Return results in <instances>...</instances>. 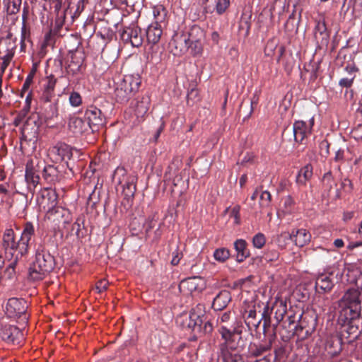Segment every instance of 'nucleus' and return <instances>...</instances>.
I'll return each instance as SVG.
<instances>
[{
	"instance_id": "obj_12",
	"label": "nucleus",
	"mask_w": 362,
	"mask_h": 362,
	"mask_svg": "<svg viewBox=\"0 0 362 362\" xmlns=\"http://www.w3.org/2000/svg\"><path fill=\"white\" fill-rule=\"evenodd\" d=\"M314 124V117L309 119L308 123L303 120L296 121L293 124L294 140L298 143L302 144L312 134Z\"/></svg>"
},
{
	"instance_id": "obj_49",
	"label": "nucleus",
	"mask_w": 362,
	"mask_h": 362,
	"mask_svg": "<svg viewBox=\"0 0 362 362\" xmlns=\"http://www.w3.org/2000/svg\"><path fill=\"white\" fill-rule=\"evenodd\" d=\"M272 200V195L267 190L262 191L260 194V205L261 206H268Z\"/></svg>"
},
{
	"instance_id": "obj_23",
	"label": "nucleus",
	"mask_w": 362,
	"mask_h": 362,
	"mask_svg": "<svg viewBox=\"0 0 362 362\" xmlns=\"http://www.w3.org/2000/svg\"><path fill=\"white\" fill-rule=\"evenodd\" d=\"M232 297L229 291L221 290L214 298L212 308L215 310H222L227 307Z\"/></svg>"
},
{
	"instance_id": "obj_21",
	"label": "nucleus",
	"mask_w": 362,
	"mask_h": 362,
	"mask_svg": "<svg viewBox=\"0 0 362 362\" xmlns=\"http://www.w3.org/2000/svg\"><path fill=\"white\" fill-rule=\"evenodd\" d=\"M271 313L273 310H274V320L275 322L272 323V325L273 327V333L274 337H276V329L280 322H281L284 317L285 314L287 313V305L286 302L283 300L282 299H277L274 302L272 308H270Z\"/></svg>"
},
{
	"instance_id": "obj_60",
	"label": "nucleus",
	"mask_w": 362,
	"mask_h": 362,
	"mask_svg": "<svg viewBox=\"0 0 362 362\" xmlns=\"http://www.w3.org/2000/svg\"><path fill=\"white\" fill-rule=\"evenodd\" d=\"M257 103H258V98H257L255 95H254L250 100V108L249 113L245 117V118L244 119H245L246 118L247 119L249 118L252 115V114L254 111V108L257 105Z\"/></svg>"
},
{
	"instance_id": "obj_5",
	"label": "nucleus",
	"mask_w": 362,
	"mask_h": 362,
	"mask_svg": "<svg viewBox=\"0 0 362 362\" xmlns=\"http://www.w3.org/2000/svg\"><path fill=\"white\" fill-rule=\"evenodd\" d=\"M245 321L250 329H257L263 320L264 333L268 332L272 325L271 310L268 305H265L262 313L261 318L257 317L255 306H248V310H245L243 314Z\"/></svg>"
},
{
	"instance_id": "obj_4",
	"label": "nucleus",
	"mask_w": 362,
	"mask_h": 362,
	"mask_svg": "<svg viewBox=\"0 0 362 362\" xmlns=\"http://www.w3.org/2000/svg\"><path fill=\"white\" fill-rule=\"evenodd\" d=\"M312 320V317L309 316ZM289 332L292 336L296 335L302 339L310 336L314 329L315 323L312 321L309 325L308 315H303V313L298 310L297 313L288 316Z\"/></svg>"
},
{
	"instance_id": "obj_40",
	"label": "nucleus",
	"mask_w": 362,
	"mask_h": 362,
	"mask_svg": "<svg viewBox=\"0 0 362 362\" xmlns=\"http://www.w3.org/2000/svg\"><path fill=\"white\" fill-rule=\"evenodd\" d=\"M203 40L189 41V49L193 57H199L203 53Z\"/></svg>"
},
{
	"instance_id": "obj_48",
	"label": "nucleus",
	"mask_w": 362,
	"mask_h": 362,
	"mask_svg": "<svg viewBox=\"0 0 362 362\" xmlns=\"http://www.w3.org/2000/svg\"><path fill=\"white\" fill-rule=\"evenodd\" d=\"M22 0H8V12L10 14H15L20 10Z\"/></svg>"
},
{
	"instance_id": "obj_20",
	"label": "nucleus",
	"mask_w": 362,
	"mask_h": 362,
	"mask_svg": "<svg viewBox=\"0 0 362 362\" xmlns=\"http://www.w3.org/2000/svg\"><path fill=\"white\" fill-rule=\"evenodd\" d=\"M217 324L219 327V332L223 333L224 327L229 331L234 330L237 328L243 327L241 323L237 322L235 317L230 311L222 313L217 319Z\"/></svg>"
},
{
	"instance_id": "obj_2",
	"label": "nucleus",
	"mask_w": 362,
	"mask_h": 362,
	"mask_svg": "<svg viewBox=\"0 0 362 362\" xmlns=\"http://www.w3.org/2000/svg\"><path fill=\"white\" fill-rule=\"evenodd\" d=\"M204 305L199 304L192 308L189 313H183L177 317L176 322L182 328L192 329L194 334H210L213 331V325L209 321H206L203 313Z\"/></svg>"
},
{
	"instance_id": "obj_59",
	"label": "nucleus",
	"mask_w": 362,
	"mask_h": 362,
	"mask_svg": "<svg viewBox=\"0 0 362 362\" xmlns=\"http://www.w3.org/2000/svg\"><path fill=\"white\" fill-rule=\"evenodd\" d=\"M286 350L281 346L274 350L275 361H280L284 357Z\"/></svg>"
},
{
	"instance_id": "obj_31",
	"label": "nucleus",
	"mask_w": 362,
	"mask_h": 362,
	"mask_svg": "<svg viewBox=\"0 0 362 362\" xmlns=\"http://www.w3.org/2000/svg\"><path fill=\"white\" fill-rule=\"evenodd\" d=\"M276 337L274 335L269 338V341L264 344H252L250 345L249 349L250 354L255 357H259L262 356L264 353L269 351L272 345V341Z\"/></svg>"
},
{
	"instance_id": "obj_64",
	"label": "nucleus",
	"mask_w": 362,
	"mask_h": 362,
	"mask_svg": "<svg viewBox=\"0 0 362 362\" xmlns=\"http://www.w3.org/2000/svg\"><path fill=\"white\" fill-rule=\"evenodd\" d=\"M80 220L78 218L72 226V230H76V235H78L79 230H81Z\"/></svg>"
},
{
	"instance_id": "obj_25",
	"label": "nucleus",
	"mask_w": 362,
	"mask_h": 362,
	"mask_svg": "<svg viewBox=\"0 0 362 362\" xmlns=\"http://www.w3.org/2000/svg\"><path fill=\"white\" fill-rule=\"evenodd\" d=\"M23 337L21 330L13 325H8L5 327L2 331V338L4 340L11 342L13 344L19 343L20 339Z\"/></svg>"
},
{
	"instance_id": "obj_38",
	"label": "nucleus",
	"mask_w": 362,
	"mask_h": 362,
	"mask_svg": "<svg viewBox=\"0 0 362 362\" xmlns=\"http://www.w3.org/2000/svg\"><path fill=\"white\" fill-rule=\"evenodd\" d=\"M132 97V95L129 94V90L124 89L119 83H117L115 89V98L118 103L127 102Z\"/></svg>"
},
{
	"instance_id": "obj_3",
	"label": "nucleus",
	"mask_w": 362,
	"mask_h": 362,
	"mask_svg": "<svg viewBox=\"0 0 362 362\" xmlns=\"http://www.w3.org/2000/svg\"><path fill=\"white\" fill-rule=\"evenodd\" d=\"M55 265L54 257L45 248L37 250L35 260L29 269V278L33 281L42 280L52 271Z\"/></svg>"
},
{
	"instance_id": "obj_7",
	"label": "nucleus",
	"mask_w": 362,
	"mask_h": 362,
	"mask_svg": "<svg viewBox=\"0 0 362 362\" xmlns=\"http://www.w3.org/2000/svg\"><path fill=\"white\" fill-rule=\"evenodd\" d=\"M223 333L221 337L224 339V343L221 345V350H227L228 351H235L238 353L245 346V341L242 338L243 327L237 328L234 330L229 331L224 327Z\"/></svg>"
},
{
	"instance_id": "obj_11",
	"label": "nucleus",
	"mask_w": 362,
	"mask_h": 362,
	"mask_svg": "<svg viewBox=\"0 0 362 362\" xmlns=\"http://www.w3.org/2000/svg\"><path fill=\"white\" fill-rule=\"evenodd\" d=\"M34 235L35 227L33 224L30 221L25 223L18 239V254L20 257L28 255L30 247V242Z\"/></svg>"
},
{
	"instance_id": "obj_61",
	"label": "nucleus",
	"mask_w": 362,
	"mask_h": 362,
	"mask_svg": "<svg viewBox=\"0 0 362 362\" xmlns=\"http://www.w3.org/2000/svg\"><path fill=\"white\" fill-rule=\"evenodd\" d=\"M334 180L332 173L331 171H328L323 175V181L327 182L329 185V187L332 188V182Z\"/></svg>"
},
{
	"instance_id": "obj_36",
	"label": "nucleus",
	"mask_w": 362,
	"mask_h": 362,
	"mask_svg": "<svg viewBox=\"0 0 362 362\" xmlns=\"http://www.w3.org/2000/svg\"><path fill=\"white\" fill-rule=\"evenodd\" d=\"M205 33L204 30L197 25H192L187 35L189 41L204 40Z\"/></svg>"
},
{
	"instance_id": "obj_42",
	"label": "nucleus",
	"mask_w": 362,
	"mask_h": 362,
	"mask_svg": "<svg viewBox=\"0 0 362 362\" xmlns=\"http://www.w3.org/2000/svg\"><path fill=\"white\" fill-rule=\"evenodd\" d=\"M230 5V0H216L214 10L218 15H223Z\"/></svg>"
},
{
	"instance_id": "obj_34",
	"label": "nucleus",
	"mask_w": 362,
	"mask_h": 362,
	"mask_svg": "<svg viewBox=\"0 0 362 362\" xmlns=\"http://www.w3.org/2000/svg\"><path fill=\"white\" fill-rule=\"evenodd\" d=\"M57 83V78L51 74L50 76H47L45 79V83L43 85L44 86V93L42 98L46 102H48L50 100L51 97L53 95L54 88Z\"/></svg>"
},
{
	"instance_id": "obj_39",
	"label": "nucleus",
	"mask_w": 362,
	"mask_h": 362,
	"mask_svg": "<svg viewBox=\"0 0 362 362\" xmlns=\"http://www.w3.org/2000/svg\"><path fill=\"white\" fill-rule=\"evenodd\" d=\"M221 356L223 362H245L241 354L227 350L222 351Z\"/></svg>"
},
{
	"instance_id": "obj_14",
	"label": "nucleus",
	"mask_w": 362,
	"mask_h": 362,
	"mask_svg": "<svg viewBox=\"0 0 362 362\" xmlns=\"http://www.w3.org/2000/svg\"><path fill=\"white\" fill-rule=\"evenodd\" d=\"M284 239V240H291L294 242L295 245L298 247H303L308 244L311 239L310 233L304 228L293 230L291 233H282L279 236V242Z\"/></svg>"
},
{
	"instance_id": "obj_63",
	"label": "nucleus",
	"mask_w": 362,
	"mask_h": 362,
	"mask_svg": "<svg viewBox=\"0 0 362 362\" xmlns=\"http://www.w3.org/2000/svg\"><path fill=\"white\" fill-rule=\"evenodd\" d=\"M361 246H362V241L353 242L349 243V245H348V249L354 250V248Z\"/></svg>"
},
{
	"instance_id": "obj_8",
	"label": "nucleus",
	"mask_w": 362,
	"mask_h": 362,
	"mask_svg": "<svg viewBox=\"0 0 362 362\" xmlns=\"http://www.w3.org/2000/svg\"><path fill=\"white\" fill-rule=\"evenodd\" d=\"M28 303L23 298H11L6 305V314L9 317L21 319L23 323L28 320L27 315Z\"/></svg>"
},
{
	"instance_id": "obj_57",
	"label": "nucleus",
	"mask_w": 362,
	"mask_h": 362,
	"mask_svg": "<svg viewBox=\"0 0 362 362\" xmlns=\"http://www.w3.org/2000/svg\"><path fill=\"white\" fill-rule=\"evenodd\" d=\"M199 98V92H198V90L195 89V88H192L191 89L188 93H187V103L188 104H190V101L192 100V102H194L193 100H195L196 98Z\"/></svg>"
},
{
	"instance_id": "obj_15",
	"label": "nucleus",
	"mask_w": 362,
	"mask_h": 362,
	"mask_svg": "<svg viewBox=\"0 0 362 362\" xmlns=\"http://www.w3.org/2000/svg\"><path fill=\"white\" fill-rule=\"evenodd\" d=\"M85 117L92 132L98 131L100 127L105 124L106 119L104 114L100 109L94 105L88 107L85 112Z\"/></svg>"
},
{
	"instance_id": "obj_26",
	"label": "nucleus",
	"mask_w": 362,
	"mask_h": 362,
	"mask_svg": "<svg viewBox=\"0 0 362 362\" xmlns=\"http://www.w3.org/2000/svg\"><path fill=\"white\" fill-rule=\"evenodd\" d=\"M150 106V98L147 95L142 96L136 101L134 112L139 122L143 120L144 116L148 111Z\"/></svg>"
},
{
	"instance_id": "obj_32",
	"label": "nucleus",
	"mask_w": 362,
	"mask_h": 362,
	"mask_svg": "<svg viewBox=\"0 0 362 362\" xmlns=\"http://www.w3.org/2000/svg\"><path fill=\"white\" fill-rule=\"evenodd\" d=\"M59 171L57 168L48 165L45 166L42 171V177L49 184H55L59 180Z\"/></svg>"
},
{
	"instance_id": "obj_50",
	"label": "nucleus",
	"mask_w": 362,
	"mask_h": 362,
	"mask_svg": "<svg viewBox=\"0 0 362 362\" xmlns=\"http://www.w3.org/2000/svg\"><path fill=\"white\" fill-rule=\"evenodd\" d=\"M356 75L351 76L350 78L345 77L342 78L339 81V86L341 88H351L353 86L354 81L355 80Z\"/></svg>"
},
{
	"instance_id": "obj_46",
	"label": "nucleus",
	"mask_w": 362,
	"mask_h": 362,
	"mask_svg": "<svg viewBox=\"0 0 362 362\" xmlns=\"http://www.w3.org/2000/svg\"><path fill=\"white\" fill-rule=\"evenodd\" d=\"M266 243V238L265 235L259 233L256 234L252 238V244L253 246L256 248L261 249L264 247Z\"/></svg>"
},
{
	"instance_id": "obj_13",
	"label": "nucleus",
	"mask_w": 362,
	"mask_h": 362,
	"mask_svg": "<svg viewBox=\"0 0 362 362\" xmlns=\"http://www.w3.org/2000/svg\"><path fill=\"white\" fill-rule=\"evenodd\" d=\"M86 55L82 49H76L70 52V60L66 67V70L69 74L75 76L82 73L85 69L83 64Z\"/></svg>"
},
{
	"instance_id": "obj_55",
	"label": "nucleus",
	"mask_w": 362,
	"mask_h": 362,
	"mask_svg": "<svg viewBox=\"0 0 362 362\" xmlns=\"http://www.w3.org/2000/svg\"><path fill=\"white\" fill-rule=\"evenodd\" d=\"M108 285L109 283L106 279H100L96 283L95 289L98 293H102L107 290Z\"/></svg>"
},
{
	"instance_id": "obj_37",
	"label": "nucleus",
	"mask_w": 362,
	"mask_h": 362,
	"mask_svg": "<svg viewBox=\"0 0 362 362\" xmlns=\"http://www.w3.org/2000/svg\"><path fill=\"white\" fill-rule=\"evenodd\" d=\"M50 153L56 156V161L63 160L66 157L69 156V146L65 144L55 146L51 149Z\"/></svg>"
},
{
	"instance_id": "obj_51",
	"label": "nucleus",
	"mask_w": 362,
	"mask_h": 362,
	"mask_svg": "<svg viewBox=\"0 0 362 362\" xmlns=\"http://www.w3.org/2000/svg\"><path fill=\"white\" fill-rule=\"evenodd\" d=\"M33 79L32 78V76L28 75L24 83H23L21 90V94H20L21 98L24 97L25 93L29 90L30 86L31 83H33Z\"/></svg>"
},
{
	"instance_id": "obj_41",
	"label": "nucleus",
	"mask_w": 362,
	"mask_h": 362,
	"mask_svg": "<svg viewBox=\"0 0 362 362\" xmlns=\"http://www.w3.org/2000/svg\"><path fill=\"white\" fill-rule=\"evenodd\" d=\"M230 256V251L226 247L218 248L214 252V259L219 262H226Z\"/></svg>"
},
{
	"instance_id": "obj_29",
	"label": "nucleus",
	"mask_w": 362,
	"mask_h": 362,
	"mask_svg": "<svg viewBox=\"0 0 362 362\" xmlns=\"http://www.w3.org/2000/svg\"><path fill=\"white\" fill-rule=\"evenodd\" d=\"M313 165L310 163L300 169L296 176V182L299 187H305L308 181L313 177Z\"/></svg>"
},
{
	"instance_id": "obj_45",
	"label": "nucleus",
	"mask_w": 362,
	"mask_h": 362,
	"mask_svg": "<svg viewBox=\"0 0 362 362\" xmlns=\"http://www.w3.org/2000/svg\"><path fill=\"white\" fill-rule=\"evenodd\" d=\"M153 15L156 19V22H162L165 19L167 11L163 6H157L153 9Z\"/></svg>"
},
{
	"instance_id": "obj_56",
	"label": "nucleus",
	"mask_w": 362,
	"mask_h": 362,
	"mask_svg": "<svg viewBox=\"0 0 362 362\" xmlns=\"http://www.w3.org/2000/svg\"><path fill=\"white\" fill-rule=\"evenodd\" d=\"M182 257V252H180L179 250H176L173 252V258L171 260V264L174 266L177 265L180 263V259Z\"/></svg>"
},
{
	"instance_id": "obj_27",
	"label": "nucleus",
	"mask_w": 362,
	"mask_h": 362,
	"mask_svg": "<svg viewBox=\"0 0 362 362\" xmlns=\"http://www.w3.org/2000/svg\"><path fill=\"white\" fill-rule=\"evenodd\" d=\"M69 128L75 134H82L88 131L89 124L83 119L74 117L69 122Z\"/></svg>"
},
{
	"instance_id": "obj_24",
	"label": "nucleus",
	"mask_w": 362,
	"mask_h": 362,
	"mask_svg": "<svg viewBox=\"0 0 362 362\" xmlns=\"http://www.w3.org/2000/svg\"><path fill=\"white\" fill-rule=\"evenodd\" d=\"M332 274H320L317 276L315 281V288L319 293H328L334 287V282L330 276Z\"/></svg>"
},
{
	"instance_id": "obj_18",
	"label": "nucleus",
	"mask_w": 362,
	"mask_h": 362,
	"mask_svg": "<svg viewBox=\"0 0 362 362\" xmlns=\"http://www.w3.org/2000/svg\"><path fill=\"white\" fill-rule=\"evenodd\" d=\"M37 200L40 206L47 211L49 208L51 209L57 206L58 195L54 189L44 188L40 191Z\"/></svg>"
},
{
	"instance_id": "obj_22",
	"label": "nucleus",
	"mask_w": 362,
	"mask_h": 362,
	"mask_svg": "<svg viewBox=\"0 0 362 362\" xmlns=\"http://www.w3.org/2000/svg\"><path fill=\"white\" fill-rule=\"evenodd\" d=\"M141 78L139 75H125L119 84L124 89L129 90L132 96L136 93L141 85Z\"/></svg>"
},
{
	"instance_id": "obj_58",
	"label": "nucleus",
	"mask_w": 362,
	"mask_h": 362,
	"mask_svg": "<svg viewBox=\"0 0 362 362\" xmlns=\"http://www.w3.org/2000/svg\"><path fill=\"white\" fill-rule=\"evenodd\" d=\"M49 111L51 113L49 117L51 119L58 117L59 111H58V103L57 102L51 103L49 105Z\"/></svg>"
},
{
	"instance_id": "obj_28",
	"label": "nucleus",
	"mask_w": 362,
	"mask_h": 362,
	"mask_svg": "<svg viewBox=\"0 0 362 362\" xmlns=\"http://www.w3.org/2000/svg\"><path fill=\"white\" fill-rule=\"evenodd\" d=\"M162 33L161 26L158 22L151 23L146 30V39L148 43L152 45L157 44L160 39Z\"/></svg>"
},
{
	"instance_id": "obj_30",
	"label": "nucleus",
	"mask_w": 362,
	"mask_h": 362,
	"mask_svg": "<svg viewBox=\"0 0 362 362\" xmlns=\"http://www.w3.org/2000/svg\"><path fill=\"white\" fill-rule=\"evenodd\" d=\"M171 44L177 51L175 54H183L189 49V40L187 38V35L185 34L175 35Z\"/></svg>"
},
{
	"instance_id": "obj_54",
	"label": "nucleus",
	"mask_w": 362,
	"mask_h": 362,
	"mask_svg": "<svg viewBox=\"0 0 362 362\" xmlns=\"http://www.w3.org/2000/svg\"><path fill=\"white\" fill-rule=\"evenodd\" d=\"M344 71L349 74L350 76L356 75L355 74L359 71L358 68L356 66L355 63L352 62L351 63H348L345 67Z\"/></svg>"
},
{
	"instance_id": "obj_1",
	"label": "nucleus",
	"mask_w": 362,
	"mask_h": 362,
	"mask_svg": "<svg viewBox=\"0 0 362 362\" xmlns=\"http://www.w3.org/2000/svg\"><path fill=\"white\" fill-rule=\"evenodd\" d=\"M361 292L355 288L348 289L339 300V320L349 334H355L358 330L361 313Z\"/></svg>"
},
{
	"instance_id": "obj_19",
	"label": "nucleus",
	"mask_w": 362,
	"mask_h": 362,
	"mask_svg": "<svg viewBox=\"0 0 362 362\" xmlns=\"http://www.w3.org/2000/svg\"><path fill=\"white\" fill-rule=\"evenodd\" d=\"M121 39L124 43H130L132 47H139L143 43L141 30L137 26L125 28L121 33Z\"/></svg>"
},
{
	"instance_id": "obj_47",
	"label": "nucleus",
	"mask_w": 362,
	"mask_h": 362,
	"mask_svg": "<svg viewBox=\"0 0 362 362\" xmlns=\"http://www.w3.org/2000/svg\"><path fill=\"white\" fill-rule=\"evenodd\" d=\"M69 101L72 107H77L82 104V98L78 92L72 91L70 93Z\"/></svg>"
},
{
	"instance_id": "obj_33",
	"label": "nucleus",
	"mask_w": 362,
	"mask_h": 362,
	"mask_svg": "<svg viewBox=\"0 0 362 362\" xmlns=\"http://www.w3.org/2000/svg\"><path fill=\"white\" fill-rule=\"evenodd\" d=\"M247 242L243 239H238L234 243V247L237 252V261L243 262L250 256V251L247 248Z\"/></svg>"
},
{
	"instance_id": "obj_62",
	"label": "nucleus",
	"mask_w": 362,
	"mask_h": 362,
	"mask_svg": "<svg viewBox=\"0 0 362 362\" xmlns=\"http://www.w3.org/2000/svg\"><path fill=\"white\" fill-rule=\"evenodd\" d=\"M344 150L339 149L336 152L335 156H334V160L335 161H340L344 159Z\"/></svg>"
},
{
	"instance_id": "obj_44",
	"label": "nucleus",
	"mask_w": 362,
	"mask_h": 362,
	"mask_svg": "<svg viewBox=\"0 0 362 362\" xmlns=\"http://www.w3.org/2000/svg\"><path fill=\"white\" fill-rule=\"evenodd\" d=\"M27 19L28 11L25 8H24L22 15L23 24L21 28V43H23L25 38L30 35V30L27 28L26 25Z\"/></svg>"
},
{
	"instance_id": "obj_43",
	"label": "nucleus",
	"mask_w": 362,
	"mask_h": 362,
	"mask_svg": "<svg viewBox=\"0 0 362 362\" xmlns=\"http://www.w3.org/2000/svg\"><path fill=\"white\" fill-rule=\"evenodd\" d=\"M250 19V17H247L245 15H243L239 23V30L244 31V34L245 36H248L250 34L251 27Z\"/></svg>"
},
{
	"instance_id": "obj_10",
	"label": "nucleus",
	"mask_w": 362,
	"mask_h": 362,
	"mask_svg": "<svg viewBox=\"0 0 362 362\" xmlns=\"http://www.w3.org/2000/svg\"><path fill=\"white\" fill-rule=\"evenodd\" d=\"M0 247L5 251L13 255L16 254V259L18 258V240H16V236L14 230L11 228H6L0 235Z\"/></svg>"
},
{
	"instance_id": "obj_16",
	"label": "nucleus",
	"mask_w": 362,
	"mask_h": 362,
	"mask_svg": "<svg viewBox=\"0 0 362 362\" xmlns=\"http://www.w3.org/2000/svg\"><path fill=\"white\" fill-rule=\"evenodd\" d=\"M205 288V283L199 276H192L185 279L179 284V290L185 295L200 293Z\"/></svg>"
},
{
	"instance_id": "obj_53",
	"label": "nucleus",
	"mask_w": 362,
	"mask_h": 362,
	"mask_svg": "<svg viewBox=\"0 0 362 362\" xmlns=\"http://www.w3.org/2000/svg\"><path fill=\"white\" fill-rule=\"evenodd\" d=\"M240 207L239 206H235L230 211V216L234 218V223L235 224L240 223Z\"/></svg>"
},
{
	"instance_id": "obj_52",
	"label": "nucleus",
	"mask_w": 362,
	"mask_h": 362,
	"mask_svg": "<svg viewBox=\"0 0 362 362\" xmlns=\"http://www.w3.org/2000/svg\"><path fill=\"white\" fill-rule=\"evenodd\" d=\"M341 189L346 193L349 194L354 189V185L349 178H344L341 182Z\"/></svg>"
},
{
	"instance_id": "obj_35",
	"label": "nucleus",
	"mask_w": 362,
	"mask_h": 362,
	"mask_svg": "<svg viewBox=\"0 0 362 362\" xmlns=\"http://www.w3.org/2000/svg\"><path fill=\"white\" fill-rule=\"evenodd\" d=\"M40 180V176L36 173V170L32 165L28 163L25 168V180L29 185V187H30V185H32L33 188L36 187L39 184Z\"/></svg>"
},
{
	"instance_id": "obj_17",
	"label": "nucleus",
	"mask_w": 362,
	"mask_h": 362,
	"mask_svg": "<svg viewBox=\"0 0 362 362\" xmlns=\"http://www.w3.org/2000/svg\"><path fill=\"white\" fill-rule=\"evenodd\" d=\"M314 37L317 44L327 45L329 39V31L327 29L325 17L324 14H320L319 18L315 21Z\"/></svg>"
},
{
	"instance_id": "obj_6",
	"label": "nucleus",
	"mask_w": 362,
	"mask_h": 362,
	"mask_svg": "<svg viewBox=\"0 0 362 362\" xmlns=\"http://www.w3.org/2000/svg\"><path fill=\"white\" fill-rule=\"evenodd\" d=\"M113 178L117 179L118 184L122 185L124 199L127 201L132 199L136 190V177L128 175L124 167L118 166L114 171Z\"/></svg>"
},
{
	"instance_id": "obj_9",
	"label": "nucleus",
	"mask_w": 362,
	"mask_h": 362,
	"mask_svg": "<svg viewBox=\"0 0 362 362\" xmlns=\"http://www.w3.org/2000/svg\"><path fill=\"white\" fill-rule=\"evenodd\" d=\"M45 218L54 225V228H59L61 225L65 226L71 221L70 211L62 206H56L47 209Z\"/></svg>"
}]
</instances>
